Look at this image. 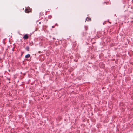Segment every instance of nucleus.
<instances>
[{"mask_svg":"<svg viewBox=\"0 0 133 133\" xmlns=\"http://www.w3.org/2000/svg\"><path fill=\"white\" fill-rule=\"evenodd\" d=\"M31 9L29 7H28L25 10V12L26 13H29L30 12Z\"/></svg>","mask_w":133,"mask_h":133,"instance_id":"1","label":"nucleus"},{"mask_svg":"<svg viewBox=\"0 0 133 133\" xmlns=\"http://www.w3.org/2000/svg\"><path fill=\"white\" fill-rule=\"evenodd\" d=\"M29 38V36H28L27 34H25L23 37V38L24 39H26Z\"/></svg>","mask_w":133,"mask_h":133,"instance_id":"2","label":"nucleus"},{"mask_svg":"<svg viewBox=\"0 0 133 133\" xmlns=\"http://www.w3.org/2000/svg\"><path fill=\"white\" fill-rule=\"evenodd\" d=\"M30 55L29 54H28L25 56V58H27L29 57H30Z\"/></svg>","mask_w":133,"mask_h":133,"instance_id":"3","label":"nucleus"},{"mask_svg":"<svg viewBox=\"0 0 133 133\" xmlns=\"http://www.w3.org/2000/svg\"><path fill=\"white\" fill-rule=\"evenodd\" d=\"M86 20L88 21H91V18H89L87 17L86 19Z\"/></svg>","mask_w":133,"mask_h":133,"instance_id":"4","label":"nucleus"},{"mask_svg":"<svg viewBox=\"0 0 133 133\" xmlns=\"http://www.w3.org/2000/svg\"><path fill=\"white\" fill-rule=\"evenodd\" d=\"M25 49L28 51H29V48L28 46H26L25 48Z\"/></svg>","mask_w":133,"mask_h":133,"instance_id":"5","label":"nucleus"},{"mask_svg":"<svg viewBox=\"0 0 133 133\" xmlns=\"http://www.w3.org/2000/svg\"><path fill=\"white\" fill-rule=\"evenodd\" d=\"M85 29L86 30H87V29L86 28L85 26Z\"/></svg>","mask_w":133,"mask_h":133,"instance_id":"6","label":"nucleus"},{"mask_svg":"<svg viewBox=\"0 0 133 133\" xmlns=\"http://www.w3.org/2000/svg\"><path fill=\"white\" fill-rule=\"evenodd\" d=\"M39 24H41V22H39Z\"/></svg>","mask_w":133,"mask_h":133,"instance_id":"7","label":"nucleus"},{"mask_svg":"<svg viewBox=\"0 0 133 133\" xmlns=\"http://www.w3.org/2000/svg\"><path fill=\"white\" fill-rule=\"evenodd\" d=\"M54 26H52V28H54Z\"/></svg>","mask_w":133,"mask_h":133,"instance_id":"8","label":"nucleus"},{"mask_svg":"<svg viewBox=\"0 0 133 133\" xmlns=\"http://www.w3.org/2000/svg\"><path fill=\"white\" fill-rule=\"evenodd\" d=\"M104 65H103V67H104Z\"/></svg>","mask_w":133,"mask_h":133,"instance_id":"9","label":"nucleus"}]
</instances>
